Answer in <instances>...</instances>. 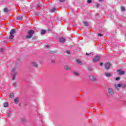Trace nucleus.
I'll list each match as a JSON object with an SVG mask.
<instances>
[{
    "label": "nucleus",
    "mask_w": 126,
    "mask_h": 126,
    "mask_svg": "<svg viewBox=\"0 0 126 126\" xmlns=\"http://www.w3.org/2000/svg\"><path fill=\"white\" fill-rule=\"evenodd\" d=\"M20 61V59H17V60L16 61V63L14 67L11 71V75L12 76V80H14V79H15V76L17 75V72L16 71V69H17V67H18V63H19Z\"/></svg>",
    "instance_id": "obj_1"
},
{
    "label": "nucleus",
    "mask_w": 126,
    "mask_h": 126,
    "mask_svg": "<svg viewBox=\"0 0 126 126\" xmlns=\"http://www.w3.org/2000/svg\"><path fill=\"white\" fill-rule=\"evenodd\" d=\"M33 34H34V30H30L28 32V35L26 36L27 39H31L33 37Z\"/></svg>",
    "instance_id": "obj_2"
},
{
    "label": "nucleus",
    "mask_w": 126,
    "mask_h": 126,
    "mask_svg": "<svg viewBox=\"0 0 126 126\" xmlns=\"http://www.w3.org/2000/svg\"><path fill=\"white\" fill-rule=\"evenodd\" d=\"M14 34H15V30L12 29L10 32V36L9 37V39H12L13 38H14Z\"/></svg>",
    "instance_id": "obj_3"
},
{
    "label": "nucleus",
    "mask_w": 126,
    "mask_h": 126,
    "mask_svg": "<svg viewBox=\"0 0 126 126\" xmlns=\"http://www.w3.org/2000/svg\"><path fill=\"white\" fill-rule=\"evenodd\" d=\"M108 93L109 95H114L115 92H114V90H112V88H109L108 90Z\"/></svg>",
    "instance_id": "obj_4"
},
{
    "label": "nucleus",
    "mask_w": 126,
    "mask_h": 126,
    "mask_svg": "<svg viewBox=\"0 0 126 126\" xmlns=\"http://www.w3.org/2000/svg\"><path fill=\"white\" fill-rule=\"evenodd\" d=\"M99 60H100V56H96L93 59V62L94 63H96V62L99 61Z\"/></svg>",
    "instance_id": "obj_5"
},
{
    "label": "nucleus",
    "mask_w": 126,
    "mask_h": 126,
    "mask_svg": "<svg viewBox=\"0 0 126 126\" xmlns=\"http://www.w3.org/2000/svg\"><path fill=\"white\" fill-rule=\"evenodd\" d=\"M31 65L32 66H33L34 67H38V64H37V63L35 62H32Z\"/></svg>",
    "instance_id": "obj_6"
},
{
    "label": "nucleus",
    "mask_w": 126,
    "mask_h": 126,
    "mask_svg": "<svg viewBox=\"0 0 126 126\" xmlns=\"http://www.w3.org/2000/svg\"><path fill=\"white\" fill-rule=\"evenodd\" d=\"M117 72L119 75H123V74H125V72L122 70V69H118L117 70Z\"/></svg>",
    "instance_id": "obj_7"
},
{
    "label": "nucleus",
    "mask_w": 126,
    "mask_h": 126,
    "mask_svg": "<svg viewBox=\"0 0 126 126\" xmlns=\"http://www.w3.org/2000/svg\"><path fill=\"white\" fill-rule=\"evenodd\" d=\"M105 67L106 69H109L111 67V64L110 63H107L105 64Z\"/></svg>",
    "instance_id": "obj_8"
},
{
    "label": "nucleus",
    "mask_w": 126,
    "mask_h": 126,
    "mask_svg": "<svg viewBox=\"0 0 126 126\" xmlns=\"http://www.w3.org/2000/svg\"><path fill=\"white\" fill-rule=\"evenodd\" d=\"M59 42H60V43H65V39L63 37L60 38Z\"/></svg>",
    "instance_id": "obj_9"
},
{
    "label": "nucleus",
    "mask_w": 126,
    "mask_h": 126,
    "mask_svg": "<svg viewBox=\"0 0 126 126\" xmlns=\"http://www.w3.org/2000/svg\"><path fill=\"white\" fill-rule=\"evenodd\" d=\"M90 79L91 81H95V80H96V78L94 77V76L91 75L90 76Z\"/></svg>",
    "instance_id": "obj_10"
},
{
    "label": "nucleus",
    "mask_w": 126,
    "mask_h": 126,
    "mask_svg": "<svg viewBox=\"0 0 126 126\" xmlns=\"http://www.w3.org/2000/svg\"><path fill=\"white\" fill-rule=\"evenodd\" d=\"M76 63H78V64H80V65H82V64H83L82 62L79 59H77L76 60Z\"/></svg>",
    "instance_id": "obj_11"
},
{
    "label": "nucleus",
    "mask_w": 126,
    "mask_h": 126,
    "mask_svg": "<svg viewBox=\"0 0 126 126\" xmlns=\"http://www.w3.org/2000/svg\"><path fill=\"white\" fill-rule=\"evenodd\" d=\"M14 103L15 104H18V102H19V99L18 98V97H16L14 99Z\"/></svg>",
    "instance_id": "obj_12"
},
{
    "label": "nucleus",
    "mask_w": 126,
    "mask_h": 126,
    "mask_svg": "<svg viewBox=\"0 0 126 126\" xmlns=\"http://www.w3.org/2000/svg\"><path fill=\"white\" fill-rule=\"evenodd\" d=\"M64 68L65 70H70V67H69V66L65 65L64 66Z\"/></svg>",
    "instance_id": "obj_13"
},
{
    "label": "nucleus",
    "mask_w": 126,
    "mask_h": 126,
    "mask_svg": "<svg viewBox=\"0 0 126 126\" xmlns=\"http://www.w3.org/2000/svg\"><path fill=\"white\" fill-rule=\"evenodd\" d=\"M105 75L106 77H110V76H112V74L110 73H105Z\"/></svg>",
    "instance_id": "obj_14"
},
{
    "label": "nucleus",
    "mask_w": 126,
    "mask_h": 126,
    "mask_svg": "<svg viewBox=\"0 0 126 126\" xmlns=\"http://www.w3.org/2000/svg\"><path fill=\"white\" fill-rule=\"evenodd\" d=\"M21 19H23V17L22 16H19L17 18V20H21Z\"/></svg>",
    "instance_id": "obj_15"
},
{
    "label": "nucleus",
    "mask_w": 126,
    "mask_h": 126,
    "mask_svg": "<svg viewBox=\"0 0 126 126\" xmlns=\"http://www.w3.org/2000/svg\"><path fill=\"white\" fill-rule=\"evenodd\" d=\"M51 63H56V60L55 59H51Z\"/></svg>",
    "instance_id": "obj_16"
},
{
    "label": "nucleus",
    "mask_w": 126,
    "mask_h": 126,
    "mask_svg": "<svg viewBox=\"0 0 126 126\" xmlns=\"http://www.w3.org/2000/svg\"><path fill=\"white\" fill-rule=\"evenodd\" d=\"M14 97V94L13 93H11L10 94V98H13Z\"/></svg>",
    "instance_id": "obj_17"
},
{
    "label": "nucleus",
    "mask_w": 126,
    "mask_h": 126,
    "mask_svg": "<svg viewBox=\"0 0 126 126\" xmlns=\"http://www.w3.org/2000/svg\"><path fill=\"white\" fill-rule=\"evenodd\" d=\"M45 33H46V31L43 30H41V35H44Z\"/></svg>",
    "instance_id": "obj_18"
},
{
    "label": "nucleus",
    "mask_w": 126,
    "mask_h": 126,
    "mask_svg": "<svg viewBox=\"0 0 126 126\" xmlns=\"http://www.w3.org/2000/svg\"><path fill=\"white\" fill-rule=\"evenodd\" d=\"M12 115V112L11 111H9L8 112V117H10Z\"/></svg>",
    "instance_id": "obj_19"
},
{
    "label": "nucleus",
    "mask_w": 126,
    "mask_h": 126,
    "mask_svg": "<svg viewBox=\"0 0 126 126\" xmlns=\"http://www.w3.org/2000/svg\"><path fill=\"white\" fill-rule=\"evenodd\" d=\"M3 106L4 107V108H6V107H7V106H8V104L7 103V102H5L3 104Z\"/></svg>",
    "instance_id": "obj_20"
},
{
    "label": "nucleus",
    "mask_w": 126,
    "mask_h": 126,
    "mask_svg": "<svg viewBox=\"0 0 126 126\" xmlns=\"http://www.w3.org/2000/svg\"><path fill=\"white\" fill-rule=\"evenodd\" d=\"M4 12L7 13V12H8V9H7V8H5L4 9Z\"/></svg>",
    "instance_id": "obj_21"
},
{
    "label": "nucleus",
    "mask_w": 126,
    "mask_h": 126,
    "mask_svg": "<svg viewBox=\"0 0 126 126\" xmlns=\"http://www.w3.org/2000/svg\"><path fill=\"white\" fill-rule=\"evenodd\" d=\"M57 53V51H50L49 54H56Z\"/></svg>",
    "instance_id": "obj_22"
},
{
    "label": "nucleus",
    "mask_w": 126,
    "mask_h": 126,
    "mask_svg": "<svg viewBox=\"0 0 126 126\" xmlns=\"http://www.w3.org/2000/svg\"><path fill=\"white\" fill-rule=\"evenodd\" d=\"M22 121L24 122V123H27V120H26V119L25 118L22 119Z\"/></svg>",
    "instance_id": "obj_23"
},
{
    "label": "nucleus",
    "mask_w": 126,
    "mask_h": 126,
    "mask_svg": "<svg viewBox=\"0 0 126 126\" xmlns=\"http://www.w3.org/2000/svg\"><path fill=\"white\" fill-rule=\"evenodd\" d=\"M56 11V8H53L51 10V12H55Z\"/></svg>",
    "instance_id": "obj_24"
},
{
    "label": "nucleus",
    "mask_w": 126,
    "mask_h": 126,
    "mask_svg": "<svg viewBox=\"0 0 126 126\" xmlns=\"http://www.w3.org/2000/svg\"><path fill=\"white\" fill-rule=\"evenodd\" d=\"M84 24L85 26H88V25H89L88 22H84Z\"/></svg>",
    "instance_id": "obj_25"
},
{
    "label": "nucleus",
    "mask_w": 126,
    "mask_h": 126,
    "mask_svg": "<svg viewBox=\"0 0 126 126\" xmlns=\"http://www.w3.org/2000/svg\"><path fill=\"white\" fill-rule=\"evenodd\" d=\"M74 74L75 75H76V76H78V75H79V74H78V73H77V72H74Z\"/></svg>",
    "instance_id": "obj_26"
},
{
    "label": "nucleus",
    "mask_w": 126,
    "mask_h": 126,
    "mask_svg": "<svg viewBox=\"0 0 126 126\" xmlns=\"http://www.w3.org/2000/svg\"><path fill=\"white\" fill-rule=\"evenodd\" d=\"M126 10V9L125 8V7H121V10L122 11H125V10Z\"/></svg>",
    "instance_id": "obj_27"
},
{
    "label": "nucleus",
    "mask_w": 126,
    "mask_h": 126,
    "mask_svg": "<svg viewBox=\"0 0 126 126\" xmlns=\"http://www.w3.org/2000/svg\"><path fill=\"white\" fill-rule=\"evenodd\" d=\"M122 86H123V84H118L117 85V87H122Z\"/></svg>",
    "instance_id": "obj_28"
},
{
    "label": "nucleus",
    "mask_w": 126,
    "mask_h": 126,
    "mask_svg": "<svg viewBox=\"0 0 126 126\" xmlns=\"http://www.w3.org/2000/svg\"><path fill=\"white\" fill-rule=\"evenodd\" d=\"M120 77H116L115 80L117 81H119V80H120Z\"/></svg>",
    "instance_id": "obj_29"
},
{
    "label": "nucleus",
    "mask_w": 126,
    "mask_h": 126,
    "mask_svg": "<svg viewBox=\"0 0 126 126\" xmlns=\"http://www.w3.org/2000/svg\"><path fill=\"white\" fill-rule=\"evenodd\" d=\"M88 3H92V0H88Z\"/></svg>",
    "instance_id": "obj_30"
},
{
    "label": "nucleus",
    "mask_w": 126,
    "mask_h": 126,
    "mask_svg": "<svg viewBox=\"0 0 126 126\" xmlns=\"http://www.w3.org/2000/svg\"><path fill=\"white\" fill-rule=\"evenodd\" d=\"M98 37H102L103 36V34L102 33H98Z\"/></svg>",
    "instance_id": "obj_31"
},
{
    "label": "nucleus",
    "mask_w": 126,
    "mask_h": 126,
    "mask_svg": "<svg viewBox=\"0 0 126 126\" xmlns=\"http://www.w3.org/2000/svg\"><path fill=\"white\" fill-rule=\"evenodd\" d=\"M14 87H16L17 86V83H14L13 84Z\"/></svg>",
    "instance_id": "obj_32"
},
{
    "label": "nucleus",
    "mask_w": 126,
    "mask_h": 126,
    "mask_svg": "<svg viewBox=\"0 0 126 126\" xmlns=\"http://www.w3.org/2000/svg\"><path fill=\"white\" fill-rule=\"evenodd\" d=\"M123 88H126V84L122 85Z\"/></svg>",
    "instance_id": "obj_33"
},
{
    "label": "nucleus",
    "mask_w": 126,
    "mask_h": 126,
    "mask_svg": "<svg viewBox=\"0 0 126 126\" xmlns=\"http://www.w3.org/2000/svg\"><path fill=\"white\" fill-rule=\"evenodd\" d=\"M0 52L2 53V52H3V49L2 48H0Z\"/></svg>",
    "instance_id": "obj_34"
},
{
    "label": "nucleus",
    "mask_w": 126,
    "mask_h": 126,
    "mask_svg": "<svg viewBox=\"0 0 126 126\" xmlns=\"http://www.w3.org/2000/svg\"><path fill=\"white\" fill-rule=\"evenodd\" d=\"M96 6L97 8L99 7L100 6V4L97 3V4H96Z\"/></svg>",
    "instance_id": "obj_35"
},
{
    "label": "nucleus",
    "mask_w": 126,
    "mask_h": 126,
    "mask_svg": "<svg viewBox=\"0 0 126 126\" xmlns=\"http://www.w3.org/2000/svg\"><path fill=\"white\" fill-rule=\"evenodd\" d=\"M60 1H61V2H63L64 0H60Z\"/></svg>",
    "instance_id": "obj_36"
},
{
    "label": "nucleus",
    "mask_w": 126,
    "mask_h": 126,
    "mask_svg": "<svg viewBox=\"0 0 126 126\" xmlns=\"http://www.w3.org/2000/svg\"><path fill=\"white\" fill-rule=\"evenodd\" d=\"M46 48H50V45H47V46H46Z\"/></svg>",
    "instance_id": "obj_37"
},
{
    "label": "nucleus",
    "mask_w": 126,
    "mask_h": 126,
    "mask_svg": "<svg viewBox=\"0 0 126 126\" xmlns=\"http://www.w3.org/2000/svg\"><path fill=\"white\" fill-rule=\"evenodd\" d=\"M69 53H70V51H66V53H67V54H69Z\"/></svg>",
    "instance_id": "obj_38"
},
{
    "label": "nucleus",
    "mask_w": 126,
    "mask_h": 126,
    "mask_svg": "<svg viewBox=\"0 0 126 126\" xmlns=\"http://www.w3.org/2000/svg\"><path fill=\"white\" fill-rule=\"evenodd\" d=\"M100 65L101 66H102V65H103V63H100Z\"/></svg>",
    "instance_id": "obj_39"
},
{
    "label": "nucleus",
    "mask_w": 126,
    "mask_h": 126,
    "mask_svg": "<svg viewBox=\"0 0 126 126\" xmlns=\"http://www.w3.org/2000/svg\"><path fill=\"white\" fill-rule=\"evenodd\" d=\"M89 55H90V54L86 53L87 56H89Z\"/></svg>",
    "instance_id": "obj_40"
},
{
    "label": "nucleus",
    "mask_w": 126,
    "mask_h": 126,
    "mask_svg": "<svg viewBox=\"0 0 126 126\" xmlns=\"http://www.w3.org/2000/svg\"><path fill=\"white\" fill-rule=\"evenodd\" d=\"M35 15H38V13L36 12L35 13Z\"/></svg>",
    "instance_id": "obj_41"
},
{
    "label": "nucleus",
    "mask_w": 126,
    "mask_h": 126,
    "mask_svg": "<svg viewBox=\"0 0 126 126\" xmlns=\"http://www.w3.org/2000/svg\"><path fill=\"white\" fill-rule=\"evenodd\" d=\"M99 1H103V0H98Z\"/></svg>",
    "instance_id": "obj_42"
}]
</instances>
